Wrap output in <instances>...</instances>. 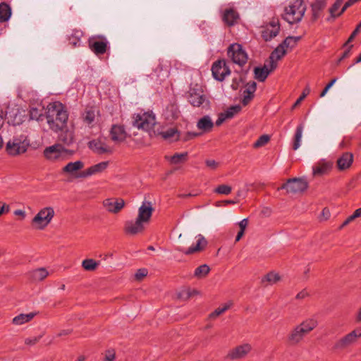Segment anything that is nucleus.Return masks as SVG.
<instances>
[{
	"instance_id": "nucleus-1",
	"label": "nucleus",
	"mask_w": 361,
	"mask_h": 361,
	"mask_svg": "<svg viewBox=\"0 0 361 361\" xmlns=\"http://www.w3.org/2000/svg\"><path fill=\"white\" fill-rule=\"evenodd\" d=\"M154 208L149 201H143L137 209L135 219L125 222L123 231L128 235H137L145 232L146 226L150 223Z\"/></svg>"
},
{
	"instance_id": "nucleus-2",
	"label": "nucleus",
	"mask_w": 361,
	"mask_h": 361,
	"mask_svg": "<svg viewBox=\"0 0 361 361\" xmlns=\"http://www.w3.org/2000/svg\"><path fill=\"white\" fill-rule=\"evenodd\" d=\"M46 118L49 128L57 133L66 126L68 114L61 102H54L47 106Z\"/></svg>"
},
{
	"instance_id": "nucleus-3",
	"label": "nucleus",
	"mask_w": 361,
	"mask_h": 361,
	"mask_svg": "<svg viewBox=\"0 0 361 361\" xmlns=\"http://www.w3.org/2000/svg\"><path fill=\"white\" fill-rule=\"evenodd\" d=\"M317 321L314 318H308L296 325L288 335V341L295 345L301 343L304 338L317 326Z\"/></svg>"
},
{
	"instance_id": "nucleus-4",
	"label": "nucleus",
	"mask_w": 361,
	"mask_h": 361,
	"mask_svg": "<svg viewBox=\"0 0 361 361\" xmlns=\"http://www.w3.org/2000/svg\"><path fill=\"white\" fill-rule=\"evenodd\" d=\"M305 11L306 6L303 0H293L285 7L283 18L289 24L297 23L302 20Z\"/></svg>"
},
{
	"instance_id": "nucleus-5",
	"label": "nucleus",
	"mask_w": 361,
	"mask_h": 361,
	"mask_svg": "<svg viewBox=\"0 0 361 361\" xmlns=\"http://www.w3.org/2000/svg\"><path fill=\"white\" fill-rule=\"evenodd\" d=\"M55 212L51 207L41 209L32 219L31 224L37 230H44L52 221Z\"/></svg>"
},
{
	"instance_id": "nucleus-6",
	"label": "nucleus",
	"mask_w": 361,
	"mask_h": 361,
	"mask_svg": "<svg viewBox=\"0 0 361 361\" xmlns=\"http://www.w3.org/2000/svg\"><path fill=\"white\" fill-rule=\"evenodd\" d=\"M68 149L60 144L45 147L43 151L44 158L50 162H59L68 159Z\"/></svg>"
},
{
	"instance_id": "nucleus-7",
	"label": "nucleus",
	"mask_w": 361,
	"mask_h": 361,
	"mask_svg": "<svg viewBox=\"0 0 361 361\" xmlns=\"http://www.w3.org/2000/svg\"><path fill=\"white\" fill-rule=\"evenodd\" d=\"M30 145V140L25 135L13 137L12 140L7 142L6 149L7 153L11 156H17L25 153Z\"/></svg>"
},
{
	"instance_id": "nucleus-8",
	"label": "nucleus",
	"mask_w": 361,
	"mask_h": 361,
	"mask_svg": "<svg viewBox=\"0 0 361 361\" xmlns=\"http://www.w3.org/2000/svg\"><path fill=\"white\" fill-rule=\"evenodd\" d=\"M229 59L239 66H243L247 61L248 56L242 45L238 43L231 44L227 49Z\"/></svg>"
},
{
	"instance_id": "nucleus-9",
	"label": "nucleus",
	"mask_w": 361,
	"mask_h": 361,
	"mask_svg": "<svg viewBox=\"0 0 361 361\" xmlns=\"http://www.w3.org/2000/svg\"><path fill=\"white\" fill-rule=\"evenodd\" d=\"M133 118V126L145 131L150 130L156 124L155 114L152 111L137 114Z\"/></svg>"
},
{
	"instance_id": "nucleus-10",
	"label": "nucleus",
	"mask_w": 361,
	"mask_h": 361,
	"mask_svg": "<svg viewBox=\"0 0 361 361\" xmlns=\"http://www.w3.org/2000/svg\"><path fill=\"white\" fill-rule=\"evenodd\" d=\"M308 187L307 182L300 178H290L279 190L284 189L288 193L296 194L304 192Z\"/></svg>"
},
{
	"instance_id": "nucleus-11",
	"label": "nucleus",
	"mask_w": 361,
	"mask_h": 361,
	"mask_svg": "<svg viewBox=\"0 0 361 361\" xmlns=\"http://www.w3.org/2000/svg\"><path fill=\"white\" fill-rule=\"evenodd\" d=\"M361 337V327H357L351 332L338 339L334 344L336 349H345L355 343Z\"/></svg>"
},
{
	"instance_id": "nucleus-12",
	"label": "nucleus",
	"mask_w": 361,
	"mask_h": 361,
	"mask_svg": "<svg viewBox=\"0 0 361 361\" xmlns=\"http://www.w3.org/2000/svg\"><path fill=\"white\" fill-rule=\"evenodd\" d=\"M211 71L214 78L221 82L231 74V70L224 59H219L214 62Z\"/></svg>"
},
{
	"instance_id": "nucleus-13",
	"label": "nucleus",
	"mask_w": 361,
	"mask_h": 361,
	"mask_svg": "<svg viewBox=\"0 0 361 361\" xmlns=\"http://www.w3.org/2000/svg\"><path fill=\"white\" fill-rule=\"evenodd\" d=\"M88 44L90 50L97 56L106 53L109 47L108 40L102 36L91 37L88 41Z\"/></svg>"
},
{
	"instance_id": "nucleus-14",
	"label": "nucleus",
	"mask_w": 361,
	"mask_h": 361,
	"mask_svg": "<svg viewBox=\"0 0 361 361\" xmlns=\"http://www.w3.org/2000/svg\"><path fill=\"white\" fill-rule=\"evenodd\" d=\"M88 147L97 154H111L114 151L113 147L109 145L102 137L90 141Z\"/></svg>"
},
{
	"instance_id": "nucleus-15",
	"label": "nucleus",
	"mask_w": 361,
	"mask_h": 361,
	"mask_svg": "<svg viewBox=\"0 0 361 361\" xmlns=\"http://www.w3.org/2000/svg\"><path fill=\"white\" fill-rule=\"evenodd\" d=\"M161 135L164 139L170 140L171 141H176L179 140L187 141L199 135L197 133H187L185 135H181L180 133L173 128L161 132Z\"/></svg>"
},
{
	"instance_id": "nucleus-16",
	"label": "nucleus",
	"mask_w": 361,
	"mask_h": 361,
	"mask_svg": "<svg viewBox=\"0 0 361 361\" xmlns=\"http://www.w3.org/2000/svg\"><path fill=\"white\" fill-rule=\"evenodd\" d=\"M251 350L252 346L249 343L239 345L228 352L226 358L232 360L243 359L250 353Z\"/></svg>"
},
{
	"instance_id": "nucleus-17",
	"label": "nucleus",
	"mask_w": 361,
	"mask_h": 361,
	"mask_svg": "<svg viewBox=\"0 0 361 361\" xmlns=\"http://www.w3.org/2000/svg\"><path fill=\"white\" fill-rule=\"evenodd\" d=\"M109 166V161H102L79 173L76 176L78 178H85L104 171Z\"/></svg>"
},
{
	"instance_id": "nucleus-18",
	"label": "nucleus",
	"mask_w": 361,
	"mask_h": 361,
	"mask_svg": "<svg viewBox=\"0 0 361 361\" xmlns=\"http://www.w3.org/2000/svg\"><path fill=\"white\" fill-rule=\"evenodd\" d=\"M103 207L112 214H118L125 207V201L122 198H107L103 201Z\"/></svg>"
},
{
	"instance_id": "nucleus-19",
	"label": "nucleus",
	"mask_w": 361,
	"mask_h": 361,
	"mask_svg": "<svg viewBox=\"0 0 361 361\" xmlns=\"http://www.w3.org/2000/svg\"><path fill=\"white\" fill-rule=\"evenodd\" d=\"M189 102L196 107H199L207 102L206 96L200 88H191L189 91L188 97Z\"/></svg>"
},
{
	"instance_id": "nucleus-20",
	"label": "nucleus",
	"mask_w": 361,
	"mask_h": 361,
	"mask_svg": "<svg viewBox=\"0 0 361 361\" xmlns=\"http://www.w3.org/2000/svg\"><path fill=\"white\" fill-rule=\"evenodd\" d=\"M280 25L277 20H273L262 32V36L265 41H270L279 32Z\"/></svg>"
},
{
	"instance_id": "nucleus-21",
	"label": "nucleus",
	"mask_w": 361,
	"mask_h": 361,
	"mask_svg": "<svg viewBox=\"0 0 361 361\" xmlns=\"http://www.w3.org/2000/svg\"><path fill=\"white\" fill-rule=\"evenodd\" d=\"M333 167V162L322 159L312 168L314 176H323L328 173Z\"/></svg>"
},
{
	"instance_id": "nucleus-22",
	"label": "nucleus",
	"mask_w": 361,
	"mask_h": 361,
	"mask_svg": "<svg viewBox=\"0 0 361 361\" xmlns=\"http://www.w3.org/2000/svg\"><path fill=\"white\" fill-rule=\"evenodd\" d=\"M110 135L111 140L116 143L124 141L127 137V133L124 127L121 125L112 126Z\"/></svg>"
},
{
	"instance_id": "nucleus-23",
	"label": "nucleus",
	"mask_w": 361,
	"mask_h": 361,
	"mask_svg": "<svg viewBox=\"0 0 361 361\" xmlns=\"http://www.w3.org/2000/svg\"><path fill=\"white\" fill-rule=\"evenodd\" d=\"M196 238H197V243H196L195 245H192L188 249L178 248V250L185 255H191L195 252L201 251L207 245V242L206 239L204 238V237L203 235H202L201 234H199L198 235H197Z\"/></svg>"
},
{
	"instance_id": "nucleus-24",
	"label": "nucleus",
	"mask_w": 361,
	"mask_h": 361,
	"mask_svg": "<svg viewBox=\"0 0 361 361\" xmlns=\"http://www.w3.org/2000/svg\"><path fill=\"white\" fill-rule=\"evenodd\" d=\"M84 167V163L82 161H76L74 162H69L62 169L63 173L70 175L76 178V176L79 174L78 171L81 170Z\"/></svg>"
},
{
	"instance_id": "nucleus-25",
	"label": "nucleus",
	"mask_w": 361,
	"mask_h": 361,
	"mask_svg": "<svg viewBox=\"0 0 361 361\" xmlns=\"http://www.w3.org/2000/svg\"><path fill=\"white\" fill-rule=\"evenodd\" d=\"M288 50L285 49V47L280 44L271 54L269 56L270 66L272 69H275L277 67V61L280 60L286 53Z\"/></svg>"
},
{
	"instance_id": "nucleus-26",
	"label": "nucleus",
	"mask_w": 361,
	"mask_h": 361,
	"mask_svg": "<svg viewBox=\"0 0 361 361\" xmlns=\"http://www.w3.org/2000/svg\"><path fill=\"white\" fill-rule=\"evenodd\" d=\"M353 162V154L350 152L343 153L337 159V167L339 171L348 169Z\"/></svg>"
},
{
	"instance_id": "nucleus-27",
	"label": "nucleus",
	"mask_w": 361,
	"mask_h": 361,
	"mask_svg": "<svg viewBox=\"0 0 361 361\" xmlns=\"http://www.w3.org/2000/svg\"><path fill=\"white\" fill-rule=\"evenodd\" d=\"M257 89V84L252 81L248 82L246 89L243 92V97L242 103L244 106H246L254 97V93Z\"/></svg>"
},
{
	"instance_id": "nucleus-28",
	"label": "nucleus",
	"mask_w": 361,
	"mask_h": 361,
	"mask_svg": "<svg viewBox=\"0 0 361 361\" xmlns=\"http://www.w3.org/2000/svg\"><path fill=\"white\" fill-rule=\"evenodd\" d=\"M274 70L270 64L269 66L264 65L263 67H255L254 69L255 78L259 82H264Z\"/></svg>"
},
{
	"instance_id": "nucleus-29",
	"label": "nucleus",
	"mask_w": 361,
	"mask_h": 361,
	"mask_svg": "<svg viewBox=\"0 0 361 361\" xmlns=\"http://www.w3.org/2000/svg\"><path fill=\"white\" fill-rule=\"evenodd\" d=\"M28 276L33 281H41L49 275V271L45 268H38L27 273Z\"/></svg>"
},
{
	"instance_id": "nucleus-30",
	"label": "nucleus",
	"mask_w": 361,
	"mask_h": 361,
	"mask_svg": "<svg viewBox=\"0 0 361 361\" xmlns=\"http://www.w3.org/2000/svg\"><path fill=\"white\" fill-rule=\"evenodd\" d=\"M99 111L94 109H90L85 111L82 114L83 121L89 126H93L96 123Z\"/></svg>"
},
{
	"instance_id": "nucleus-31",
	"label": "nucleus",
	"mask_w": 361,
	"mask_h": 361,
	"mask_svg": "<svg viewBox=\"0 0 361 361\" xmlns=\"http://www.w3.org/2000/svg\"><path fill=\"white\" fill-rule=\"evenodd\" d=\"M214 126V123L209 116H204L197 123V127L203 132H209Z\"/></svg>"
},
{
	"instance_id": "nucleus-32",
	"label": "nucleus",
	"mask_w": 361,
	"mask_h": 361,
	"mask_svg": "<svg viewBox=\"0 0 361 361\" xmlns=\"http://www.w3.org/2000/svg\"><path fill=\"white\" fill-rule=\"evenodd\" d=\"M238 18V14L232 8L226 9L223 15V20L228 25H233Z\"/></svg>"
},
{
	"instance_id": "nucleus-33",
	"label": "nucleus",
	"mask_w": 361,
	"mask_h": 361,
	"mask_svg": "<svg viewBox=\"0 0 361 361\" xmlns=\"http://www.w3.org/2000/svg\"><path fill=\"white\" fill-rule=\"evenodd\" d=\"M303 129H304L303 124H300L296 128L294 137H293V150H297L301 145Z\"/></svg>"
},
{
	"instance_id": "nucleus-34",
	"label": "nucleus",
	"mask_w": 361,
	"mask_h": 361,
	"mask_svg": "<svg viewBox=\"0 0 361 361\" xmlns=\"http://www.w3.org/2000/svg\"><path fill=\"white\" fill-rule=\"evenodd\" d=\"M165 158L169 161L171 164H180L186 161L188 152L176 153L173 156H166Z\"/></svg>"
},
{
	"instance_id": "nucleus-35",
	"label": "nucleus",
	"mask_w": 361,
	"mask_h": 361,
	"mask_svg": "<svg viewBox=\"0 0 361 361\" xmlns=\"http://www.w3.org/2000/svg\"><path fill=\"white\" fill-rule=\"evenodd\" d=\"M11 16V9L6 3L0 4V22L4 23L9 20Z\"/></svg>"
},
{
	"instance_id": "nucleus-36",
	"label": "nucleus",
	"mask_w": 361,
	"mask_h": 361,
	"mask_svg": "<svg viewBox=\"0 0 361 361\" xmlns=\"http://www.w3.org/2000/svg\"><path fill=\"white\" fill-rule=\"evenodd\" d=\"M35 315V314L33 312L28 314H20L13 319V323L16 325H22L32 320Z\"/></svg>"
},
{
	"instance_id": "nucleus-37",
	"label": "nucleus",
	"mask_w": 361,
	"mask_h": 361,
	"mask_svg": "<svg viewBox=\"0 0 361 361\" xmlns=\"http://www.w3.org/2000/svg\"><path fill=\"white\" fill-rule=\"evenodd\" d=\"M281 279V276H279V274L276 272H274V271H271L269 273H268L267 274H266L262 280V282L263 283H267V285H274L275 283H276L278 281H279Z\"/></svg>"
},
{
	"instance_id": "nucleus-38",
	"label": "nucleus",
	"mask_w": 361,
	"mask_h": 361,
	"mask_svg": "<svg viewBox=\"0 0 361 361\" xmlns=\"http://www.w3.org/2000/svg\"><path fill=\"white\" fill-rule=\"evenodd\" d=\"M59 140L65 145L70 146L74 142V133L72 130H66L60 135Z\"/></svg>"
},
{
	"instance_id": "nucleus-39",
	"label": "nucleus",
	"mask_w": 361,
	"mask_h": 361,
	"mask_svg": "<svg viewBox=\"0 0 361 361\" xmlns=\"http://www.w3.org/2000/svg\"><path fill=\"white\" fill-rule=\"evenodd\" d=\"M233 305V302L229 301L225 304H224L221 307L216 308L214 312L209 314L210 319H216L217 317L225 312Z\"/></svg>"
},
{
	"instance_id": "nucleus-40",
	"label": "nucleus",
	"mask_w": 361,
	"mask_h": 361,
	"mask_svg": "<svg viewBox=\"0 0 361 361\" xmlns=\"http://www.w3.org/2000/svg\"><path fill=\"white\" fill-rule=\"evenodd\" d=\"M301 37H292L289 36L286 37L284 41L281 43L284 47L286 49H290L291 50L293 47H295L297 44V43L300 40Z\"/></svg>"
},
{
	"instance_id": "nucleus-41",
	"label": "nucleus",
	"mask_w": 361,
	"mask_h": 361,
	"mask_svg": "<svg viewBox=\"0 0 361 361\" xmlns=\"http://www.w3.org/2000/svg\"><path fill=\"white\" fill-rule=\"evenodd\" d=\"M99 262L93 259H86L82 262V268L89 271H94L99 266Z\"/></svg>"
},
{
	"instance_id": "nucleus-42",
	"label": "nucleus",
	"mask_w": 361,
	"mask_h": 361,
	"mask_svg": "<svg viewBox=\"0 0 361 361\" xmlns=\"http://www.w3.org/2000/svg\"><path fill=\"white\" fill-rule=\"evenodd\" d=\"M166 116L168 119H176L178 117L179 111L176 105L170 104L166 108Z\"/></svg>"
},
{
	"instance_id": "nucleus-43",
	"label": "nucleus",
	"mask_w": 361,
	"mask_h": 361,
	"mask_svg": "<svg viewBox=\"0 0 361 361\" xmlns=\"http://www.w3.org/2000/svg\"><path fill=\"white\" fill-rule=\"evenodd\" d=\"M209 267L207 264H202L200 267H198L195 270L194 273V276L197 278L201 279L206 276L208 273L209 272Z\"/></svg>"
},
{
	"instance_id": "nucleus-44",
	"label": "nucleus",
	"mask_w": 361,
	"mask_h": 361,
	"mask_svg": "<svg viewBox=\"0 0 361 361\" xmlns=\"http://www.w3.org/2000/svg\"><path fill=\"white\" fill-rule=\"evenodd\" d=\"M82 36V32L80 30H73L71 36L69 38L70 44L73 45V47H76L80 45V38Z\"/></svg>"
},
{
	"instance_id": "nucleus-45",
	"label": "nucleus",
	"mask_w": 361,
	"mask_h": 361,
	"mask_svg": "<svg viewBox=\"0 0 361 361\" xmlns=\"http://www.w3.org/2000/svg\"><path fill=\"white\" fill-rule=\"evenodd\" d=\"M326 4V0H317L312 6L314 16L316 18L319 13L322 10Z\"/></svg>"
},
{
	"instance_id": "nucleus-46",
	"label": "nucleus",
	"mask_w": 361,
	"mask_h": 361,
	"mask_svg": "<svg viewBox=\"0 0 361 361\" xmlns=\"http://www.w3.org/2000/svg\"><path fill=\"white\" fill-rule=\"evenodd\" d=\"M341 4H342L341 2L335 1L334 4L332 5V6L329 9V13L331 14V18H335L336 17L340 16L342 14V13H340V11H338V9H339Z\"/></svg>"
},
{
	"instance_id": "nucleus-47",
	"label": "nucleus",
	"mask_w": 361,
	"mask_h": 361,
	"mask_svg": "<svg viewBox=\"0 0 361 361\" xmlns=\"http://www.w3.org/2000/svg\"><path fill=\"white\" fill-rule=\"evenodd\" d=\"M270 140V137L268 135H261L258 140L254 143L253 147L255 148H259L264 146L268 143Z\"/></svg>"
},
{
	"instance_id": "nucleus-48",
	"label": "nucleus",
	"mask_w": 361,
	"mask_h": 361,
	"mask_svg": "<svg viewBox=\"0 0 361 361\" xmlns=\"http://www.w3.org/2000/svg\"><path fill=\"white\" fill-rule=\"evenodd\" d=\"M240 109L241 108L240 106H233L223 114L225 115L226 118L228 119L233 118L235 114H238L240 111Z\"/></svg>"
},
{
	"instance_id": "nucleus-49",
	"label": "nucleus",
	"mask_w": 361,
	"mask_h": 361,
	"mask_svg": "<svg viewBox=\"0 0 361 361\" xmlns=\"http://www.w3.org/2000/svg\"><path fill=\"white\" fill-rule=\"evenodd\" d=\"M232 188L228 185H220L215 188L214 192L218 194L228 195L231 193Z\"/></svg>"
},
{
	"instance_id": "nucleus-50",
	"label": "nucleus",
	"mask_w": 361,
	"mask_h": 361,
	"mask_svg": "<svg viewBox=\"0 0 361 361\" xmlns=\"http://www.w3.org/2000/svg\"><path fill=\"white\" fill-rule=\"evenodd\" d=\"M310 88L307 86L304 89L300 97L294 103V104L292 106V109H295L296 106H298L300 104V102L310 94Z\"/></svg>"
},
{
	"instance_id": "nucleus-51",
	"label": "nucleus",
	"mask_w": 361,
	"mask_h": 361,
	"mask_svg": "<svg viewBox=\"0 0 361 361\" xmlns=\"http://www.w3.org/2000/svg\"><path fill=\"white\" fill-rule=\"evenodd\" d=\"M116 359V353L114 349H109L105 351L103 361H114Z\"/></svg>"
},
{
	"instance_id": "nucleus-52",
	"label": "nucleus",
	"mask_w": 361,
	"mask_h": 361,
	"mask_svg": "<svg viewBox=\"0 0 361 361\" xmlns=\"http://www.w3.org/2000/svg\"><path fill=\"white\" fill-rule=\"evenodd\" d=\"M148 274V271L146 269H140L135 272L134 277L137 281L142 280Z\"/></svg>"
},
{
	"instance_id": "nucleus-53",
	"label": "nucleus",
	"mask_w": 361,
	"mask_h": 361,
	"mask_svg": "<svg viewBox=\"0 0 361 361\" xmlns=\"http://www.w3.org/2000/svg\"><path fill=\"white\" fill-rule=\"evenodd\" d=\"M205 164L207 166L212 170H215L219 165V164L214 159H207Z\"/></svg>"
},
{
	"instance_id": "nucleus-54",
	"label": "nucleus",
	"mask_w": 361,
	"mask_h": 361,
	"mask_svg": "<svg viewBox=\"0 0 361 361\" xmlns=\"http://www.w3.org/2000/svg\"><path fill=\"white\" fill-rule=\"evenodd\" d=\"M41 337L42 336H38V337L27 338L25 340V343L26 345H34L35 344H36L39 341Z\"/></svg>"
},
{
	"instance_id": "nucleus-55",
	"label": "nucleus",
	"mask_w": 361,
	"mask_h": 361,
	"mask_svg": "<svg viewBox=\"0 0 361 361\" xmlns=\"http://www.w3.org/2000/svg\"><path fill=\"white\" fill-rule=\"evenodd\" d=\"M241 82V79L240 77H235L233 78L232 80V83L231 85V87L233 90H236L240 87Z\"/></svg>"
},
{
	"instance_id": "nucleus-56",
	"label": "nucleus",
	"mask_w": 361,
	"mask_h": 361,
	"mask_svg": "<svg viewBox=\"0 0 361 361\" xmlns=\"http://www.w3.org/2000/svg\"><path fill=\"white\" fill-rule=\"evenodd\" d=\"M41 113L39 111V110L36 108H32L30 110V118L32 119L38 120L39 117L41 116Z\"/></svg>"
},
{
	"instance_id": "nucleus-57",
	"label": "nucleus",
	"mask_w": 361,
	"mask_h": 361,
	"mask_svg": "<svg viewBox=\"0 0 361 361\" xmlns=\"http://www.w3.org/2000/svg\"><path fill=\"white\" fill-rule=\"evenodd\" d=\"M10 210V207L8 204L0 202V216L3 214L8 213Z\"/></svg>"
},
{
	"instance_id": "nucleus-58",
	"label": "nucleus",
	"mask_w": 361,
	"mask_h": 361,
	"mask_svg": "<svg viewBox=\"0 0 361 361\" xmlns=\"http://www.w3.org/2000/svg\"><path fill=\"white\" fill-rule=\"evenodd\" d=\"M355 3H357L356 0H348V1H346L343 8H341V10L340 11V13H343L348 8L350 7Z\"/></svg>"
},
{
	"instance_id": "nucleus-59",
	"label": "nucleus",
	"mask_w": 361,
	"mask_h": 361,
	"mask_svg": "<svg viewBox=\"0 0 361 361\" xmlns=\"http://www.w3.org/2000/svg\"><path fill=\"white\" fill-rule=\"evenodd\" d=\"M361 27H359V25L357 26V27L355 28V30L352 32V34L350 35V36L349 37L347 42L345 44V45L346 46L348 43H350V42H352L355 37L357 35V34L358 33V32L360 31V29Z\"/></svg>"
},
{
	"instance_id": "nucleus-60",
	"label": "nucleus",
	"mask_w": 361,
	"mask_h": 361,
	"mask_svg": "<svg viewBox=\"0 0 361 361\" xmlns=\"http://www.w3.org/2000/svg\"><path fill=\"white\" fill-rule=\"evenodd\" d=\"M308 295V293L305 290H302L296 295L295 298L298 300H302L307 298Z\"/></svg>"
},
{
	"instance_id": "nucleus-61",
	"label": "nucleus",
	"mask_w": 361,
	"mask_h": 361,
	"mask_svg": "<svg viewBox=\"0 0 361 361\" xmlns=\"http://www.w3.org/2000/svg\"><path fill=\"white\" fill-rule=\"evenodd\" d=\"M226 119V117L223 113L220 114L217 120L216 121V125L218 126H221Z\"/></svg>"
},
{
	"instance_id": "nucleus-62",
	"label": "nucleus",
	"mask_w": 361,
	"mask_h": 361,
	"mask_svg": "<svg viewBox=\"0 0 361 361\" xmlns=\"http://www.w3.org/2000/svg\"><path fill=\"white\" fill-rule=\"evenodd\" d=\"M352 47V45L350 46L342 54V56L339 58L338 60V63H339L342 60L349 56L350 49Z\"/></svg>"
},
{
	"instance_id": "nucleus-63",
	"label": "nucleus",
	"mask_w": 361,
	"mask_h": 361,
	"mask_svg": "<svg viewBox=\"0 0 361 361\" xmlns=\"http://www.w3.org/2000/svg\"><path fill=\"white\" fill-rule=\"evenodd\" d=\"M247 225H248V220H247V219H243L240 222H238L239 228L241 230H244L245 231V228H247Z\"/></svg>"
},
{
	"instance_id": "nucleus-64",
	"label": "nucleus",
	"mask_w": 361,
	"mask_h": 361,
	"mask_svg": "<svg viewBox=\"0 0 361 361\" xmlns=\"http://www.w3.org/2000/svg\"><path fill=\"white\" fill-rule=\"evenodd\" d=\"M354 219H355V218L352 215H350V216H348L345 220V221L342 224V225L341 226V228H343L344 226H347L349 223H350L351 221H353Z\"/></svg>"
}]
</instances>
